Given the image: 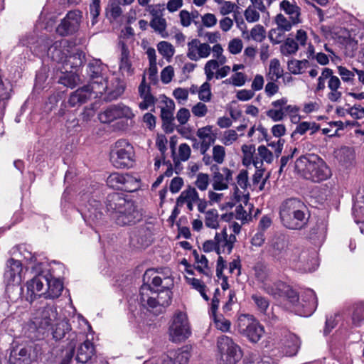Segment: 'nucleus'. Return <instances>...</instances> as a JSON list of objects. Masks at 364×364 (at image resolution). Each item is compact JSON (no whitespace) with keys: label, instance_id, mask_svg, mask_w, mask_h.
I'll list each match as a JSON object with an SVG mask.
<instances>
[{"label":"nucleus","instance_id":"nucleus-24","mask_svg":"<svg viewBox=\"0 0 364 364\" xmlns=\"http://www.w3.org/2000/svg\"><path fill=\"white\" fill-rule=\"evenodd\" d=\"M63 289V285L61 281L58 279L52 278L51 276H48V282L46 285V299H55L60 294Z\"/></svg>","mask_w":364,"mask_h":364},{"label":"nucleus","instance_id":"nucleus-25","mask_svg":"<svg viewBox=\"0 0 364 364\" xmlns=\"http://www.w3.org/2000/svg\"><path fill=\"white\" fill-rule=\"evenodd\" d=\"M95 354V348L93 343L86 340L82 343L77 350L76 360L79 363H87Z\"/></svg>","mask_w":364,"mask_h":364},{"label":"nucleus","instance_id":"nucleus-20","mask_svg":"<svg viewBox=\"0 0 364 364\" xmlns=\"http://www.w3.org/2000/svg\"><path fill=\"white\" fill-rule=\"evenodd\" d=\"M89 87L86 85L73 92L69 97L68 104L71 107H79L91 99Z\"/></svg>","mask_w":364,"mask_h":364},{"label":"nucleus","instance_id":"nucleus-7","mask_svg":"<svg viewBox=\"0 0 364 364\" xmlns=\"http://www.w3.org/2000/svg\"><path fill=\"white\" fill-rule=\"evenodd\" d=\"M217 346L219 364H237L242 358L240 346L227 336L218 338Z\"/></svg>","mask_w":364,"mask_h":364},{"label":"nucleus","instance_id":"nucleus-8","mask_svg":"<svg viewBox=\"0 0 364 364\" xmlns=\"http://www.w3.org/2000/svg\"><path fill=\"white\" fill-rule=\"evenodd\" d=\"M191 334V326L186 314L181 311H176L168 328L170 341L180 343L186 340Z\"/></svg>","mask_w":364,"mask_h":364},{"label":"nucleus","instance_id":"nucleus-14","mask_svg":"<svg viewBox=\"0 0 364 364\" xmlns=\"http://www.w3.org/2000/svg\"><path fill=\"white\" fill-rule=\"evenodd\" d=\"M79 10L69 11L57 27L56 31L58 33L65 36L75 33L78 29L82 16Z\"/></svg>","mask_w":364,"mask_h":364},{"label":"nucleus","instance_id":"nucleus-55","mask_svg":"<svg viewBox=\"0 0 364 364\" xmlns=\"http://www.w3.org/2000/svg\"><path fill=\"white\" fill-rule=\"evenodd\" d=\"M284 33V31L277 27L272 28L269 32V38L273 44H278L283 41Z\"/></svg>","mask_w":364,"mask_h":364},{"label":"nucleus","instance_id":"nucleus-35","mask_svg":"<svg viewBox=\"0 0 364 364\" xmlns=\"http://www.w3.org/2000/svg\"><path fill=\"white\" fill-rule=\"evenodd\" d=\"M80 82L78 75L73 72H65L58 79V82L65 87L74 88Z\"/></svg>","mask_w":364,"mask_h":364},{"label":"nucleus","instance_id":"nucleus-33","mask_svg":"<svg viewBox=\"0 0 364 364\" xmlns=\"http://www.w3.org/2000/svg\"><path fill=\"white\" fill-rule=\"evenodd\" d=\"M89 87L91 96L95 95V97L102 95L107 88V82L102 77L99 79L92 80L91 82L86 85Z\"/></svg>","mask_w":364,"mask_h":364},{"label":"nucleus","instance_id":"nucleus-57","mask_svg":"<svg viewBox=\"0 0 364 364\" xmlns=\"http://www.w3.org/2000/svg\"><path fill=\"white\" fill-rule=\"evenodd\" d=\"M225 157V149L221 145H215L213 148V159L219 164L223 163Z\"/></svg>","mask_w":364,"mask_h":364},{"label":"nucleus","instance_id":"nucleus-61","mask_svg":"<svg viewBox=\"0 0 364 364\" xmlns=\"http://www.w3.org/2000/svg\"><path fill=\"white\" fill-rule=\"evenodd\" d=\"M211 51L213 52V58H215L214 60H217L221 63H225L227 62L226 57L223 54V48L220 44H215L213 48H211Z\"/></svg>","mask_w":364,"mask_h":364},{"label":"nucleus","instance_id":"nucleus-62","mask_svg":"<svg viewBox=\"0 0 364 364\" xmlns=\"http://www.w3.org/2000/svg\"><path fill=\"white\" fill-rule=\"evenodd\" d=\"M245 17L247 22L253 23L259 21L260 15L257 9L248 6L245 11Z\"/></svg>","mask_w":364,"mask_h":364},{"label":"nucleus","instance_id":"nucleus-40","mask_svg":"<svg viewBox=\"0 0 364 364\" xmlns=\"http://www.w3.org/2000/svg\"><path fill=\"white\" fill-rule=\"evenodd\" d=\"M309 65L307 60H291L287 63L288 70L294 75H298L303 72Z\"/></svg>","mask_w":364,"mask_h":364},{"label":"nucleus","instance_id":"nucleus-31","mask_svg":"<svg viewBox=\"0 0 364 364\" xmlns=\"http://www.w3.org/2000/svg\"><path fill=\"white\" fill-rule=\"evenodd\" d=\"M190 353L188 350H178L173 357L166 356L161 364H188L190 359Z\"/></svg>","mask_w":364,"mask_h":364},{"label":"nucleus","instance_id":"nucleus-15","mask_svg":"<svg viewBox=\"0 0 364 364\" xmlns=\"http://www.w3.org/2000/svg\"><path fill=\"white\" fill-rule=\"evenodd\" d=\"M211 171L213 189L216 191L228 189L229 183L232 181V171L227 167L219 168L217 165L212 166Z\"/></svg>","mask_w":364,"mask_h":364},{"label":"nucleus","instance_id":"nucleus-46","mask_svg":"<svg viewBox=\"0 0 364 364\" xmlns=\"http://www.w3.org/2000/svg\"><path fill=\"white\" fill-rule=\"evenodd\" d=\"M157 49L159 53L163 55L165 58H171L174 53L175 49L171 43L167 41H161L157 45Z\"/></svg>","mask_w":364,"mask_h":364},{"label":"nucleus","instance_id":"nucleus-39","mask_svg":"<svg viewBox=\"0 0 364 364\" xmlns=\"http://www.w3.org/2000/svg\"><path fill=\"white\" fill-rule=\"evenodd\" d=\"M257 151L262 160L259 161L257 158L253 159V164L257 168L261 167L262 160L269 164L272 161L273 154L265 146H259L257 149Z\"/></svg>","mask_w":364,"mask_h":364},{"label":"nucleus","instance_id":"nucleus-63","mask_svg":"<svg viewBox=\"0 0 364 364\" xmlns=\"http://www.w3.org/2000/svg\"><path fill=\"white\" fill-rule=\"evenodd\" d=\"M75 337V336L71 338L69 348L65 350L64 358L62 359L60 364H70L71 363L75 352V343H73Z\"/></svg>","mask_w":364,"mask_h":364},{"label":"nucleus","instance_id":"nucleus-41","mask_svg":"<svg viewBox=\"0 0 364 364\" xmlns=\"http://www.w3.org/2000/svg\"><path fill=\"white\" fill-rule=\"evenodd\" d=\"M225 63H221L217 60H210L206 62L204 67V72L206 76L207 81H210L215 76V72L218 70L220 65Z\"/></svg>","mask_w":364,"mask_h":364},{"label":"nucleus","instance_id":"nucleus-37","mask_svg":"<svg viewBox=\"0 0 364 364\" xmlns=\"http://www.w3.org/2000/svg\"><path fill=\"white\" fill-rule=\"evenodd\" d=\"M283 75V69L281 67L279 60L277 58L271 60L267 77L272 81H277Z\"/></svg>","mask_w":364,"mask_h":364},{"label":"nucleus","instance_id":"nucleus-23","mask_svg":"<svg viewBox=\"0 0 364 364\" xmlns=\"http://www.w3.org/2000/svg\"><path fill=\"white\" fill-rule=\"evenodd\" d=\"M287 103V99L286 97H282L277 100L273 101L271 103V105L273 107V108L267 110L266 112V115L274 122H279L283 120L285 116L282 107L286 105Z\"/></svg>","mask_w":364,"mask_h":364},{"label":"nucleus","instance_id":"nucleus-11","mask_svg":"<svg viewBox=\"0 0 364 364\" xmlns=\"http://www.w3.org/2000/svg\"><path fill=\"white\" fill-rule=\"evenodd\" d=\"M238 327L240 332L253 343L259 341L264 332L262 325L255 321L251 320L247 316L240 317Z\"/></svg>","mask_w":364,"mask_h":364},{"label":"nucleus","instance_id":"nucleus-47","mask_svg":"<svg viewBox=\"0 0 364 364\" xmlns=\"http://www.w3.org/2000/svg\"><path fill=\"white\" fill-rule=\"evenodd\" d=\"M284 284V282H279L277 283L271 284L270 282L264 283L262 286V289L269 294L274 297H283L284 290H279V284Z\"/></svg>","mask_w":364,"mask_h":364},{"label":"nucleus","instance_id":"nucleus-58","mask_svg":"<svg viewBox=\"0 0 364 364\" xmlns=\"http://www.w3.org/2000/svg\"><path fill=\"white\" fill-rule=\"evenodd\" d=\"M252 299L255 301L258 309L261 312L264 313L269 306L268 300L259 294H253L252 296Z\"/></svg>","mask_w":364,"mask_h":364},{"label":"nucleus","instance_id":"nucleus-54","mask_svg":"<svg viewBox=\"0 0 364 364\" xmlns=\"http://www.w3.org/2000/svg\"><path fill=\"white\" fill-rule=\"evenodd\" d=\"M146 11L152 16V18H161L164 16L165 11L164 4H151L149 5Z\"/></svg>","mask_w":364,"mask_h":364},{"label":"nucleus","instance_id":"nucleus-28","mask_svg":"<svg viewBox=\"0 0 364 364\" xmlns=\"http://www.w3.org/2000/svg\"><path fill=\"white\" fill-rule=\"evenodd\" d=\"M280 7L289 16L292 23L297 24L300 22V9L295 4H292L287 0H283L280 3Z\"/></svg>","mask_w":364,"mask_h":364},{"label":"nucleus","instance_id":"nucleus-45","mask_svg":"<svg viewBox=\"0 0 364 364\" xmlns=\"http://www.w3.org/2000/svg\"><path fill=\"white\" fill-rule=\"evenodd\" d=\"M205 224L208 228L216 229L219 225L217 210L211 209L205 212Z\"/></svg>","mask_w":364,"mask_h":364},{"label":"nucleus","instance_id":"nucleus-19","mask_svg":"<svg viewBox=\"0 0 364 364\" xmlns=\"http://www.w3.org/2000/svg\"><path fill=\"white\" fill-rule=\"evenodd\" d=\"M317 306V299L314 291L307 289L302 295L301 306H297L296 314L302 316L312 314Z\"/></svg>","mask_w":364,"mask_h":364},{"label":"nucleus","instance_id":"nucleus-17","mask_svg":"<svg viewBox=\"0 0 364 364\" xmlns=\"http://www.w3.org/2000/svg\"><path fill=\"white\" fill-rule=\"evenodd\" d=\"M210 53V45L201 43L197 38H193L187 43L186 56L191 60L198 61L201 58H207Z\"/></svg>","mask_w":364,"mask_h":364},{"label":"nucleus","instance_id":"nucleus-36","mask_svg":"<svg viewBox=\"0 0 364 364\" xmlns=\"http://www.w3.org/2000/svg\"><path fill=\"white\" fill-rule=\"evenodd\" d=\"M199 200V196L195 188L189 187L181 192L177 198V204L181 205L185 202L197 203Z\"/></svg>","mask_w":364,"mask_h":364},{"label":"nucleus","instance_id":"nucleus-5","mask_svg":"<svg viewBox=\"0 0 364 364\" xmlns=\"http://www.w3.org/2000/svg\"><path fill=\"white\" fill-rule=\"evenodd\" d=\"M171 294L168 287L157 293L153 291L149 284H144L139 290V301L142 307L159 314L163 312L164 308L170 305Z\"/></svg>","mask_w":364,"mask_h":364},{"label":"nucleus","instance_id":"nucleus-50","mask_svg":"<svg viewBox=\"0 0 364 364\" xmlns=\"http://www.w3.org/2000/svg\"><path fill=\"white\" fill-rule=\"evenodd\" d=\"M338 73L343 82H348L352 85L353 84L355 73L353 70H350L347 69L346 67L338 66Z\"/></svg>","mask_w":364,"mask_h":364},{"label":"nucleus","instance_id":"nucleus-1","mask_svg":"<svg viewBox=\"0 0 364 364\" xmlns=\"http://www.w3.org/2000/svg\"><path fill=\"white\" fill-rule=\"evenodd\" d=\"M104 204L110 219L119 226L134 225L142 218L134 201L127 200L122 193L108 194Z\"/></svg>","mask_w":364,"mask_h":364},{"label":"nucleus","instance_id":"nucleus-9","mask_svg":"<svg viewBox=\"0 0 364 364\" xmlns=\"http://www.w3.org/2000/svg\"><path fill=\"white\" fill-rule=\"evenodd\" d=\"M134 151L133 146L126 140H118L110 153V160L117 168H128L134 161Z\"/></svg>","mask_w":364,"mask_h":364},{"label":"nucleus","instance_id":"nucleus-34","mask_svg":"<svg viewBox=\"0 0 364 364\" xmlns=\"http://www.w3.org/2000/svg\"><path fill=\"white\" fill-rule=\"evenodd\" d=\"M193 255L197 264L196 269L199 271V272L203 273L208 278H210L211 272L208 267V261L205 256L200 255L196 250L193 252Z\"/></svg>","mask_w":364,"mask_h":364},{"label":"nucleus","instance_id":"nucleus-51","mask_svg":"<svg viewBox=\"0 0 364 364\" xmlns=\"http://www.w3.org/2000/svg\"><path fill=\"white\" fill-rule=\"evenodd\" d=\"M209 183L210 177L208 174L204 173H199L196 176L195 185L200 191H205L209 186Z\"/></svg>","mask_w":364,"mask_h":364},{"label":"nucleus","instance_id":"nucleus-22","mask_svg":"<svg viewBox=\"0 0 364 364\" xmlns=\"http://www.w3.org/2000/svg\"><path fill=\"white\" fill-rule=\"evenodd\" d=\"M163 102L165 106L161 108V117L164 124L170 127V132H172L173 130V122L175 120L173 117L175 103L172 100L168 98H166Z\"/></svg>","mask_w":364,"mask_h":364},{"label":"nucleus","instance_id":"nucleus-26","mask_svg":"<svg viewBox=\"0 0 364 364\" xmlns=\"http://www.w3.org/2000/svg\"><path fill=\"white\" fill-rule=\"evenodd\" d=\"M71 331L70 324L65 318H57L55 324L52 328L53 338L55 341H59L63 338L66 333Z\"/></svg>","mask_w":364,"mask_h":364},{"label":"nucleus","instance_id":"nucleus-49","mask_svg":"<svg viewBox=\"0 0 364 364\" xmlns=\"http://www.w3.org/2000/svg\"><path fill=\"white\" fill-rule=\"evenodd\" d=\"M91 4H90V14L92 18L91 23L92 26H94L97 22V17L100 15L101 7H100V0H91Z\"/></svg>","mask_w":364,"mask_h":364},{"label":"nucleus","instance_id":"nucleus-18","mask_svg":"<svg viewBox=\"0 0 364 364\" xmlns=\"http://www.w3.org/2000/svg\"><path fill=\"white\" fill-rule=\"evenodd\" d=\"M48 276L39 274L27 282V300L32 301L36 296L46 295Z\"/></svg>","mask_w":364,"mask_h":364},{"label":"nucleus","instance_id":"nucleus-6","mask_svg":"<svg viewBox=\"0 0 364 364\" xmlns=\"http://www.w3.org/2000/svg\"><path fill=\"white\" fill-rule=\"evenodd\" d=\"M21 271L22 266L19 260L11 258L7 261L4 272V282L6 291L11 299L18 298L21 293L22 288L20 286Z\"/></svg>","mask_w":364,"mask_h":364},{"label":"nucleus","instance_id":"nucleus-60","mask_svg":"<svg viewBox=\"0 0 364 364\" xmlns=\"http://www.w3.org/2000/svg\"><path fill=\"white\" fill-rule=\"evenodd\" d=\"M238 138V134L235 130L229 129L224 132L223 136L221 139L222 142L225 146L231 145Z\"/></svg>","mask_w":364,"mask_h":364},{"label":"nucleus","instance_id":"nucleus-43","mask_svg":"<svg viewBox=\"0 0 364 364\" xmlns=\"http://www.w3.org/2000/svg\"><path fill=\"white\" fill-rule=\"evenodd\" d=\"M299 338L294 334H289L287 341L286 346L288 348L286 354L289 356L294 355L300 347Z\"/></svg>","mask_w":364,"mask_h":364},{"label":"nucleus","instance_id":"nucleus-30","mask_svg":"<svg viewBox=\"0 0 364 364\" xmlns=\"http://www.w3.org/2000/svg\"><path fill=\"white\" fill-rule=\"evenodd\" d=\"M341 82L338 77H333L328 82V87L330 92L327 95V98L332 102H338L342 96L341 92L338 91Z\"/></svg>","mask_w":364,"mask_h":364},{"label":"nucleus","instance_id":"nucleus-53","mask_svg":"<svg viewBox=\"0 0 364 364\" xmlns=\"http://www.w3.org/2000/svg\"><path fill=\"white\" fill-rule=\"evenodd\" d=\"M275 22L277 23V28L282 29L283 31H289L291 29L292 23L291 21H288L287 18L282 14H278L275 17Z\"/></svg>","mask_w":364,"mask_h":364},{"label":"nucleus","instance_id":"nucleus-21","mask_svg":"<svg viewBox=\"0 0 364 364\" xmlns=\"http://www.w3.org/2000/svg\"><path fill=\"white\" fill-rule=\"evenodd\" d=\"M132 180V177L128 175H123L119 173H113L107 178V184L112 188L120 189L130 191L128 189L127 183Z\"/></svg>","mask_w":364,"mask_h":364},{"label":"nucleus","instance_id":"nucleus-27","mask_svg":"<svg viewBox=\"0 0 364 364\" xmlns=\"http://www.w3.org/2000/svg\"><path fill=\"white\" fill-rule=\"evenodd\" d=\"M278 288L279 290H284L283 297L287 299L291 304L290 307L296 313L297 306H301L297 293L286 284H279Z\"/></svg>","mask_w":364,"mask_h":364},{"label":"nucleus","instance_id":"nucleus-42","mask_svg":"<svg viewBox=\"0 0 364 364\" xmlns=\"http://www.w3.org/2000/svg\"><path fill=\"white\" fill-rule=\"evenodd\" d=\"M149 25L155 32L159 33L163 38H166L168 34L166 31L167 24L166 21L164 17L151 18Z\"/></svg>","mask_w":364,"mask_h":364},{"label":"nucleus","instance_id":"nucleus-16","mask_svg":"<svg viewBox=\"0 0 364 364\" xmlns=\"http://www.w3.org/2000/svg\"><path fill=\"white\" fill-rule=\"evenodd\" d=\"M58 318L56 309L52 306H46L37 310L33 318V323L40 328L46 329Z\"/></svg>","mask_w":364,"mask_h":364},{"label":"nucleus","instance_id":"nucleus-48","mask_svg":"<svg viewBox=\"0 0 364 364\" xmlns=\"http://www.w3.org/2000/svg\"><path fill=\"white\" fill-rule=\"evenodd\" d=\"M298 43L292 38H287L281 46V53L284 55L294 54L298 50Z\"/></svg>","mask_w":364,"mask_h":364},{"label":"nucleus","instance_id":"nucleus-3","mask_svg":"<svg viewBox=\"0 0 364 364\" xmlns=\"http://www.w3.org/2000/svg\"><path fill=\"white\" fill-rule=\"evenodd\" d=\"M279 216L282 225L290 230L304 228L309 218L306 206L296 198H289L282 203Z\"/></svg>","mask_w":364,"mask_h":364},{"label":"nucleus","instance_id":"nucleus-13","mask_svg":"<svg viewBox=\"0 0 364 364\" xmlns=\"http://www.w3.org/2000/svg\"><path fill=\"white\" fill-rule=\"evenodd\" d=\"M36 359L32 346L23 344L14 346L9 356L11 364H31Z\"/></svg>","mask_w":364,"mask_h":364},{"label":"nucleus","instance_id":"nucleus-2","mask_svg":"<svg viewBox=\"0 0 364 364\" xmlns=\"http://www.w3.org/2000/svg\"><path fill=\"white\" fill-rule=\"evenodd\" d=\"M268 253L272 260L280 264L287 263L288 261L300 262L303 269L306 272L314 271L318 266V260L315 252L311 255L306 252H303L298 258L292 257L289 249V238L282 233L275 234L269 242Z\"/></svg>","mask_w":364,"mask_h":364},{"label":"nucleus","instance_id":"nucleus-38","mask_svg":"<svg viewBox=\"0 0 364 364\" xmlns=\"http://www.w3.org/2000/svg\"><path fill=\"white\" fill-rule=\"evenodd\" d=\"M336 156L340 162L345 165L351 164L355 159V153L353 149L348 146L341 148L338 151Z\"/></svg>","mask_w":364,"mask_h":364},{"label":"nucleus","instance_id":"nucleus-64","mask_svg":"<svg viewBox=\"0 0 364 364\" xmlns=\"http://www.w3.org/2000/svg\"><path fill=\"white\" fill-rule=\"evenodd\" d=\"M212 127L205 126L198 129L196 135L202 140H208L215 139V136L211 134Z\"/></svg>","mask_w":364,"mask_h":364},{"label":"nucleus","instance_id":"nucleus-52","mask_svg":"<svg viewBox=\"0 0 364 364\" xmlns=\"http://www.w3.org/2000/svg\"><path fill=\"white\" fill-rule=\"evenodd\" d=\"M211 96L210 85L208 81L205 82L202 84L198 90V98L201 101L207 102L211 100Z\"/></svg>","mask_w":364,"mask_h":364},{"label":"nucleus","instance_id":"nucleus-10","mask_svg":"<svg viewBox=\"0 0 364 364\" xmlns=\"http://www.w3.org/2000/svg\"><path fill=\"white\" fill-rule=\"evenodd\" d=\"M49 42L47 41L41 49L43 52H47L48 55L58 63H65L68 58H74L75 55H69L70 50L68 43L66 40L61 39L54 42L50 47H48Z\"/></svg>","mask_w":364,"mask_h":364},{"label":"nucleus","instance_id":"nucleus-29","mask_svg":"<svg viewBox=\"0 0 364 364\" xmlns=\"http://www.w3.org/2000/svg\"><path fill=\"white\" fill-rule=\"evenodd\" d=\"M86 218L88 223L95 225L102 224L103 222V214L101 211L98 210L100 203L98 201L94 200L93 203H90Z\"/></svg>","mask_w":364,"mask_h":364},{"label":"nucleus","instance_id":"nucleus-59","mask_svg":"<svg viewBox=\"0 0 364 364\" xmlns=\"http://www.w3.org/2000/svg\"><path fill=\"white\" fill-rule=\"evenodd\" d=\"M253 40L261 42L265 38V30L261 25H256L250 31Z\"/></svg>","mask_w":364,"mask_h":364},{"label":"nucleus","instance_id":"nucleus-32","mask_svg":"<svg viewBox=\"0 0 364 364\" xmlns=\"http://www.w3.org/2000/svg\"><path fill=\"white\" fill-rule=\"evenodd\" d=\"M320 129L319 124L314 122H301L296 127L291 134V137H295L296 134L303 135L307 131L311 132V134H314Z\"/></svg>","mask_w":364,"mask_h":364},{"label":"nucleus","instance_id":"nucleus-56","mask_svg":"<svg viewBox=\"0 0 364 364\" xmlns=\"http://www.w3.org/2000/svg\"><path fill=\"white\" fill-rule=\"evenodd\" d=\"M215 326L221 331H228L230 328V321L225 318L223 316H218L217 315L213 316Z\"/></svg>","mask_w":364,"mask_h":364},{"label":"nucleus","instance_id":"nucleus-4","mask_svg":"<svg viewBox=\"0 0 364 364\" xmlns=\"http://www.w3.org/2000/svg\"><path fill=\"white\" fill-rule=\"evenodd\" d=\"M295 170L304 178L314 183L329 178L331 171L326 162L318 155H302L295 161Z\"/></svg>","mask_w":364,"mask_h":364},{"label":"nucleus","instance_id":"nucleus-12","mask_svg":"<svg viewBox=\"0 0 364 364\" xmlns=\"http://www.w3.org/2000/svg\"><path fill=\"white\" fill-rule=\"evenodd\" d=\"M134 117L132 109L123 104L109 106L99 114V119L102 123H109L119 118L132 119Z\"/></svg>","mask_w":364,"mask_h":364},{"label":"nucleus","instance_id":"nucleus-44","mask_svg":"<svg viewBox=\"0 0 364 364\" xmlns=\"http://www.w3.org/2000/svg\"><path fill=\"white\" fill-rule=\"evenodd\" d=\"M226 230L224 229L221 233H216L215 239L217 243V254L220 255L221 252H227L228 254V242L225 239Z\"/></svg>","mask_w":364,"mask_h":364}]
</instances>
